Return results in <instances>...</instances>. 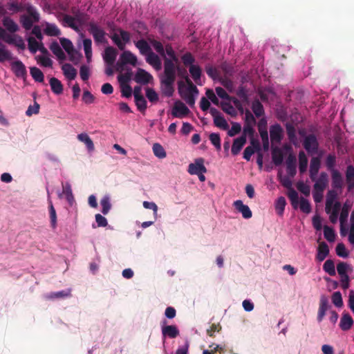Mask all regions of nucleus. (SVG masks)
I'll list each match as a JSON object with an SVG mask.
<instances>
[{"label":"nucleus","mask_w":354,"mask_h":354,"mask_svg":"<svg viewBox=\"0 0 354 354\" xmlns=\"http://www.w3.org/2000/svg\"><path fill=\"white\" fill-rule=\"evenodd\" d=\"M60 43L63 48L66 51L68 54H71L72 50H75L73 48V43L71 41L66 38H61Z\"/></svg>","instance_id":"obj_62"},{"label":"nucleus","mask_w":354,"mask_h":354,"mask_svg":"<svg viewBox=\"0 0 354 354\" xmlns=\"http://www.w3.org/2000/svg\"><path fill=\"white\" fill-rule=\"evenodd\" d=\"M286 205V198L283 196L279 197L274 204L276 212L279 216H283Z\"/></svg>","instance_id":"obj_42"},{"label":"nucleus","mask_w":354,"mask_h":354,"mask_svg":"<svg viewBox=\"0 0 354 354\" xmlns=\"http://www.w3.org/2000/svg\"><path fill=\"white\" fill-rule=\"evenodd\" d=\"M328 308L329 302L327 297L322 295L319 300V306L317 314V321L319 322H321L323 320Z\"/></svg>","instance_id":"obj_18"},{"label":"nucleus","mask_w":354,"mask_h":354,"mask_svg":"<svg viewBox=\"0 0 354 354\" xmlns=\"http://www.w3.org/2000/svg\"><path fill=\"white\" fill-rule=\"evenodd\" d=\"M11 70L17 77L25 78L27 75L26 66L20 60L11 63Z\"/></svg>","instance_id":"obj_11"},{"label":"nucleus","mask_w":354,"mask_h":354,"mask_svg":"<svg viewBox=\"0 0 354 354\" xmlns=\"http://www.w3.org/2000/svg\"><path fill=\"white\" fill-rule=\"evenodd\" d=\"M136 48L139 49L141 55L148 56V55L153 52L150 46L145 39H140L135 43Z\"/></svg>","instance_id":"obj_33"},{"label":"nucleus","mask_w":354,"mask_h":354,"mask_svg":"<svg viewBox=\"0 0 354 354\" xmlns=\"http://www.w3.org/2000/svg\"><path fill=\"white\" fill-rule=\"evenodd\" d=\"M189 113V109L181 101L178 100L174 103L171 111V115L175 118H181Z\"/></svg>","instance_id":"obj_8"},{"label":"nucleus","mask_w":354,"mask_h":354,"mask_svg":"<svg viewBox=\"0 0 354 354\" xmlns=\"http://www.w3.org/2000/svg\"><path fill=\"white\" fill-rule=\"evenodd\" d=\"M287 195L290 201L292 207L294 209H297L299 205L298 193L293 188H290V189L288 191Z\"/></svg>","instance_id":"obj_48"},{"label":"nucleus","mask_w":354,"mask_h":354,"mask_svg":"<svg viewBox=\"0 0 354 354\" xmlns=\"http://www.w3.org/2000/svg\"><path fill=\"white\" fill-rule=\"evenodd\" d=\"M163 324L162 326V334L163 337H168L169 338H176L180 334L179 330L177 326L175 325H165L166 321H163Z\"/></svg>","instance_id":"obj_15"},{"label":"nucleus","mask_w":354,"mask_h":354,"mask_svg":"<svg viewBox=\"0 0 354 354\" xmlns=\"http://www.w3.org/2000/svg\"><path fill=\"white\" fill-rule=\"evenodd\" d=\"M308 158L303 151L299 153V169L301 174L306 172L308 167Z\"/></svg>","instance_id":"obj_40"},{"label":"nucleus","mask_w":354,"mask_h":354,"mask_svg":"<svg viewBox=\"0 0 354 354\" xmlns=\"http://www.w3.org/2000/svg\"><path fill=\"white\" fill-rule=\"evenodd\" d=\"M118 52L115 48L112 46H108L104 50L103 59L107 65L113 66L115 61Z\"/></svg>","instance_id":"obj_16"},{"label":"nucleus","mask_w":354,"mask_h":354,"mask_svg":"<svg viewBox=\"0 0 354 354\" xmlns=\"http://www.w3.org/2000/svg\"><path fill=\"white\" fill-rule=\"evenodd\" d=\"M2 24L6 30L11 33L16 32L19 30L18 25L9 17H4Z\"/></svg>","instance_id":"obj_31"},{"label":"nucleus","mask_w":354,"mask_h":354,"mask_svg":"<svg viewBox=\"0 0 354 354\" xmlns=\"http://www.w3.org/2000/svg\"><path fill=\"white\" fill-rule=\"evenodd\" d=\"M353 320L349 314H344L342 315L339 326L343 330H349L353 326Z\"/></svg>","instance_id":"obj_37"},{"label":"nucleus","mask_w":354,"mask_h":354,"mask_svg":"<svg viewBox=\"0 0 354 354\" xmlns=\"http://www.w3.org/2000/svg\"><path fill=\"white\" fill-rule=\"evenodd\" d=\"M209 113L214 118V124L216 127L223 130H227L229 128L226 120L221 115L218 110L212 107L209 110Z\"/></svg>","instance_id":"obj_7"},{"label":"nucleus","mask_w":354,"mask_h":354,"mask_svg":"<svg viewBox=\"0 0 354 354\" xmlns=\"http://www.w3.org/2000/svg\"><path fill=\"white\" fill-rule=\"evenodd\" d=\"M12 59V55L10 51L6 49V46L0 41V62H3L6 60H10Z\"/></svg>","instance_id":"obj_49"},{"label":"nucleus","mask_w":354,"mask_h":354,"mask_svg":"<svg viewBox=\"0 0 354 354\" xmlns=\"http://www.w3.org/2000/svg\"><path fill=\"white\" fill-rule=\"evenodd\" d=\"M62 193L59 194V197L62 198V196L64 195L69 205H73L75 202V198L70 183H66L65 184H62Z\"/></svg>","instance_id":"obj_21"},{"label":"nucleus","mask_w":354,"mask_h":354,"mask_svg":"<svg viewBox=\"0 0 354 354\" xmlns=\"http://www.w3.org/2000/svg\"><path fill=\"white\" fill-rule=\"evenodd\" d=\"M323 269L330 276H334L336 274L334 262L330 259H328L325 261Z\"/></svg>","instance_id":"obj_53"},{"label":"nucleus","mask_w":354,"mask_h":354,"mask_svg":"<svg viewBox=\"0 0 354 354\" xmlns=\"http://www.w3.org/2000/svg\"><path fill=\"white\" fill-rule=\"evenodd\" d=\"M117 31L120 35L114 32L110 35V38L120 50H124L126 44L130 42L131 34L122 28H118Z\"/></svg>","instance_id":"obj_2"},{"label":"nucleus","mask_w":354,"mask_h":354,"mask_svg":"<svg viewBox=\"0 0 354 354\" xmlns=\"http://www.w3.org/2000/svg\"><path fill=\"white\" fill-rule=\"evenodd\" d=\"M315 182L314 190L317 192H324L328 183V174L324 171L321 172L319 178L316 177Z\"/></svg>","instance_id":"obj_10"},{"label":"nucleus","mask_w":354,"mask_h":354,"mask_svg":"<svg viewBox=\"0 0 354 354\" xmlns=\"http://www.w3.org/2000/svg\"><path fill=\"white\" fill-rule=\"evenodd\" d=\"M300 210L305 213L309 214L311 212V205L309 201L304 198L301 197L299 201Z\"/></svg>","instance_id":"obj_60"},{"label":"nucleus","mask_w":354,"mask_h":354,"mask_svg":"<svg viewBox=\"0 0 354 354\" xmlns=\"http://www.w3.org/2000/svg\"><path fill=\"white\" fill-rule=\"evenodd\" d=\"M165 53L167 54L169 56V59L170 60L174 61L176 63H178L179 60L178 58L173 49L172 46L170 44H167L165 46Z\"/></svg>","instance_id":"obj_58"},{"label":"nucleus","mask_w":354,"mask_h":354,"mask_svg":"<svg viewBox=\"0 0 354 354\" xmlns=\"http://www.w3.org/2000/svg\"><path fill=\"white\" fill-rule=\"evenodd\" d=\"M337 195L338 194L335 189H331L328 192L325 207V210L327 214L330 213V209L335 203V201L336 200Z\"/></svg>","instance_id":"obj_26"},{"label":"nucleus","mask_w":354,"mask_h":354,"mask_svg":"<svg viewBox=\"0 0 354 354\" xmlns=\"http://www.w3.org/2000/svg\"><path fill=\"white\" fill-rule=\"evenodd\" d=\"M321 167V160L319 157H313L310 160L309 175L312 181L316 180L319 170Z\"/></svg>","instance_id":"obj_17"},{"label":"nucleus","mask_w":354,"mask_h":354,"mask_svg":"<svg viewBox=\"0 0 354 354\" xmlns=\"http://www.w3.org/2000/svg\"><path fill=\"white\" fill-rule=\"evenodd\" d=\"M258 130L263 142V147L265 151L269 148V138L267 130V120L265 118H261L257 124Z\"/></svg>","instance_id":"obj_4"},{"label":"nucleus","mask_w":354,"mask_h":354,"mask_svg":"<svg viewBox=\"0 0 354 354\" xmlns=\"http://www.w3.org/2000/svg\"><path fill=\"white\" fill-rule=\"evenodd\" d=\"M270 139L272 143H279L282 140L283 129L279 124H275L270 127Z\"/></svg>","instance_id":"obj_12"},{"label":"nucleus","mask_w":354,"mask_h":354,"mask_svg":"<svg viewBox=\"0 0 354 354\" xmlns=\"http://www.w3.org/2000/svg\"><path fill=\"white\" fill-rule=\"evenodd\" d=\"M341 208V203L339 201H336L330 209L329 219L332 223H336L338 219L339 210Z\"/></svg>","instance_id":"obj_36"},{"label":"nucleus","mask_w":354,"mask_h":354,"mask_svg":"<svg viewBox=\"0 0 354 354\" xmlns=\"http://www.w3.org/2000/svg\"><path fill=\"white\" fill-rule=\"evenodd\" d=\"M30 73L35 82H38L40 83L44 82V75L39 68L35 66L31 67L30 68Z\"/></svg>","instance_id":"obj_45"},{"label":"nucleus","mask_w":354,"mask_h":354,"mask_svg":"<svg viewBox=\"0 0 354 354\" xmlns=\"http://www.w3.org/2000/svg\"><path fill=\"white\" fill-rule=\"evenodd\" d=\"M50 49L58 59L61 61L66 59L65 53L56 41L51 43L50 45Z\"/></svg>","instance_id":"obj_32"},{"label":"nucleus","mask_w":354,"mask_h":354,"mask_svg":"<svg viewBox=\"0 0 354 354\" xmlns=\"http://www.w3.org/2000/svg\"><path fill=\"white\" fill-rule=\"evenodd\" d=\"M100 205L102 214L104 215L107 214L111 208L109 196H104L100 201Z\"/></svg>","instance_id":"obj_50"},{"label":"nucleus","mask_w":354,"mask_h":354,"mask_svg":"<svg viewBox=\"0 0 354 354\" xmlns=\"http://www.w3.org/2000/svg\"><path fill=\"white\" fill-rule=\"evenodd\" d=\"M153 79L152 75L145 70L139 68L134 77L136 82L141 84H147Z\"/></svg>","instance_id":"obj_13"},{"label":"nucleus","mask_w":354,"mask_h":354,"mask_svg":"<svg viewBox=\"0 0 354 354\" xmlns=\"http://www.w3.org/2000/svg\"><path fill=\"white\" fill-rule=\"evenodd\" d=\"M64 76L69 80H74L77 76L76 69L70 64H64L62 66Z\"/></svg>","instance_id":"obj_29"},{"label":"nucleus","mask_w":354,"mask_h":354,"mask_svg":"<svg viewBox=\"0 0 354 354\" xmlns=\"http://www.w3.org/2000/svg\"><path fill=\"white\" fill-rule=\"evenodd\" d=\"M297 189L304 194L306 196H308L310 193V187L309 185L305 184L303 181H299L297 183Z\"/></svg>","instance_id":"obj_64"},{"label":"nucleus","mask_w":354,"mask_h":354,"mask_svg":"<svg viewBox=\"0 0 354 354\" xmlns=\"http://www.w3.org/2000/svg\"><path fill=\"white\" fill-rule=\"evenodd\" d=\"M345 176L347 190L350 192L354 189V167L353 165H351L347 166Z\"/></svg>","instance_id":"obj_20"},{"label":"nucleus","mask_w":354,"mask_h":354,"mask_svg":"<svg viewBox=\"0 0 354 354\" xmlns=\"http://www.w3.org/2000/svg\"><path fill=\"white\" fill-rule=\"evenodd\" d=\"M44 32L48 36L53 37H57L61 34V31L58 27L55 24H48L46 25V27L44 29Z\"/></svg>","instance_id":"obj_47"},{"label":"nucleus","mask_w":354,"mask_h":354,"mask_svg":"<svg viewBox=\"0 0 354 354\" xmlns=\"http://www.w3.org/2000/svg\"><path fill=\"white\" fill-rule=\"evenodd\" d=\"M83 46L85 55L88 62L91 59L92 57V41L91 39L86 38L83 40Z\"/></svg>","instance_id":"obj_44"},{"label":"nucleus","mask_w":354,"mask_h":354,"mask_svg":"<svg viewBox=\"0 0 354 354\" xmlns=\"http://www.w3.org/2000/svg\"><path fill=\"white\" fill-rule=\"evenodd\" d=\"M152 149L153 152L156 157L159 158H163L166 157V152L162 145L159 143L153 144Z\"/></svg>","instance_id":"obj_56"},{"label":"nucleus","mask_w":354,"mask_h":354,"mask_svg":"<svg viewBox=\"0 0 354 354\" xmlns=\"http://www.w3.org/2000/svg\"><path fill=\"white\" fill-rule=\"evenodd\" d=\"M237 96L244 103H248L249 101L248 91L243 86H240L236 91Z\"/></svg>","instance_id":"obj_52"},{"label":"nucleus","mask_w":354,"mask_h":354,"mask_svg":"<svg viewBox=\"0 0 354 354\" xmlns=\"http://www.w3.org/2000/svg\"><path fill=\"white\" fill-rule=\"evenodd\" d=\"M150 44L153 46L156 51L163 57V59L165 57H167L165 53V48L160 41L156 39H151L150 40Z\"/></svg>","instance_id":"obj_51"},{"label":"nucleus","mask_w":354,"mask_h":354,"mask_svg":"<svg viewBox=\"0 0 354 354\" xmlns=\"http://www.w3.org/2000/svg\"><path fill=\"white\" fill-rule=\"evenodd\" d=\"M24 10L26 11L27 15L28 17H31L33 21H39L40 17L39 14L37 12V9L32 6V5L29 3L24 4Z\"/></svg>","instance_id":"obj_38"},{"label":"nucleus","mask_w":354,"mask_h":354,"mask_svg":"<svg viewBox=\"0 0 354 354\" xmlns=\"http://www.w3.org/2000/svg\"><path fill=\"white\" fill-rule=\"evenodd\" d=\"M283 153L278 147L272 148V159L276 166L281 165L283 161Z\"/></svg>","instance_id":"obj_27"},{"label":"nucleus","mask_w":354,"mask_h":354,"mask_svg":"<svg viewBox=\"0 0 354 354\" xmlns=\"http://www.w3.org/2000/svg\"><path fill=\"white\" fill-rule=\"evenodd\" d=\"M246 143V137L245 135H242L240 137L234 140L231 151L233 155H237Z\"/></svg>","instance_id":"obj_22"},{"label":"nucleus","mask_w":354,"mask_h":354,"mask_svg":"<svg viewBox=\"0 0 354 354\" xmlns=\"http://www.w3.org/2000/svg\"><path fill=\"white\" fill-rule=\"evenodd\" d=\"M286 171L291 178L294 177L297 173L296 158L292 154L288 156L286 160Z\"/></svg>","instance_id":"obj_23"},{"label":"nucleus","mask_w":354,"mask_h":354,"mask_svg":"<svg viewBox=\"0 0 354 354\" xmlns=\"http://www.w3.org/2000/svg\"><path fill=\"white\" fill-rule=\"evenodd\" d=\"M186 82L188 84L189 93L185 96V99L187 103L192 106L195 103V97L194 96V93L198 94V90L187 77H186Z\"/></svg>","instance_id":"obj_14"},{"label":"nucleus","mask_w":354,"mask_h":354,"mask_svg":"<svg viewBox=\"0 0 354 354\" xmlns=\"http://www.w3.org/2000/svg\"><path fill=\"white\" fill-rule=\"evenodd\" d=\"M324 235L325 239L329 242L334 241L335 238V234L334 230L331 227L325 225L324 227Z\"/></svg>","instance_id":"obj_61"},{"label":"nucleus","mask_w":354,"mask_h":354,"mask_svg":"<svg viewBox=\"0 0 354 354\" xmlns=\"http://www.w3.org/2000/svg\"><path fill=\"white\" fill-rule=\"evenodd\" d=\"M135 103H136V105L138 109L140 112L143 113L147 109V102L146 100L145 99L144 96H142V97H140L138 98H135Z\"/></svg>","instance_id":"obj_63"},{"label":"nucleus","mask_w":354,"mask_h":354,"mask_svg":"<svg viewBox=\"0 0 354 354\" xmlns=\"http://www.w3.org/2000/svg\"><path fill=\"white\" fill-rule=\"evenodd\" d=\"M329 254V248L325 242L319 243L317 248L316 259L318 261H324Z\"/></svg>","instance_id":"obj_28"},{"label":"nucleus","mask_w":354,"mask_h":354,"mask_svg":"<svg viewBox=\"0 0 354 354\" xmlns=\"http://www.w3.org/2000/svg\"><path fill=\"white\" fill-rule=\"evenodd\" d=\"M49 84L52 91L56 94L59 95L63 92V85L58 79L56 77H51L49 80Z\"/></svg>","instance_id":"obj_35"},{"label":"nucleus","mask_w":354,"mask_h":354,"mask_svg":"<svg viewBox=\"0 0 354 354\" xmlns=\"http://www.w3.org/2000/svg\"><path fill=\"white\" fill-rule=\"evenodd\" d=\"M137 57L129 50H124L120 55V59L117 62L119 67H122L126 64H131L136 66L137 64Z\"/></svg>","instance_id":"obj_5"},{"label":"nucleus","mask_w":354,"mask_h":354,"mask_svg":"<svg viewBox=\"0 0 354 354\" xmlns=\"http://www.w3.org/2000/svg\"><path fill=\"white\" fill-rule=\"evenodd\" d=\"M234 205L235 208L242 214V216L244 218L248 219L252 217V211L248 205L243 204L242 201L237 200L234 201Z\"/></svg>","instance_id":"obj_19"},{"label":"nucleus","mask_w":354,"mask_h":354,"mask_svg":"<svg viewBox=\"0 0 354 354\" xmlns=\"http://www.w3.org/2000/svg\"><path fill=\"white\" fill-rule=\"evenodd\" d=\"M164 71L160 76V80H168L175 82L176 79V71L179 70L178 63L170 60L168 57H165Z\"/></svg>","instance_id":"obj_1"},{"label":"nucleus","mask_w":354,"mask_h":354,"mask_svg":"<svg viewBox=\"0 0 354 354\" xmlns=\"http://www.w3.org/2000/svg\"><path fill=\"white\" fill-rule=\"evenodd\" d=\"M189 73L194 79V80L197 83V81L200 80L201 76V69L197 65H191L189 66Z\"/></svg>","instance_id":"obj_57"},{"label":"nucleus","mask_w":354,"mask_h":354,"mask_svg":"<svg viewBox=\"0 0 354 354\" xmlns=\"http://www.w3.org/2000/svg\"><path fill=\"white\" fill-rule=\"evenodd\" d=\"M160 82L163 94L167 97L172 96L174 92V84L175 82L168 80H160Z\"/></svg>","instance_id":"obj_30"},{"label":"nucleus","mask_w":354,"mask_h":354,"mask_svg":"<svg viewBox=\"0 0 354 354\" xmlns=\"http://www.w3.org/2000/svg\"><path fill=\"white\" fill-rule=\"evenodd\" d=\"M252 110L256 117L259 118L265 114L263 104L259 100H254L252 104Z\"/></svg>","instance_id":"obj_41"},{"label":"nucleus","mask_w":354,"mask_h":354,"mask_svg":"<svg viewBox=\"0 0 354 354\" xmlns=\"http://www.w3.org/2000/svg\"><path fill=\"white\" fill-rule=\"evenodd\" d=\"M24 4L20 3L17 1H11L8 3L7 8L12 12H18L24 11Z\"/></svg>","instance_id":"obj_55"},{"label":"nucleus","mask_w":354,"mask_h":354,"mask_svg":"<svg viewBox=\"0 0 354 354\" xmlns=\"http://www.w3.org/2000/svg\"><path fill=\"white\" fill-rule=\"evenodd\" d=\"M77 139L84 142L89 151H93L95 149V146L93 140L86 133H82L77 135Z\"/></svg>","instance_id":"obj_34"},{"label":"nucleus","mask_w":354,"mask_h":354,"mask_svg":"<svg viewBox=\"0 0 354 354\" xmlns=\"http://www.w3.org/2000/svg\"><path fill=\"white\" fill-rule=\"evenodd\" d=\"M88 31L92 35L96 44H107L108 41L106 39V32L95 22L91 21L88 24Z\"/></svg>","instance_id":"obj_3"},{"label":"nucleus","mask_w":354,"mask_h":354,"mask_svg":"<svg viewBox=\"0 0 354 354\" xmlns=\"http://www.w3.org/2000/svg\"><path fill=\"white\" fill-rule=\"evenodd\" d=\"M188 172L192 175H195L198 173H206L207 169L204 166V159L199 158L195 160L194 163L189 164Z\"/></svg>","instance_id":"obj_9"},{"label":"nucleus","mask_w":354,"mask_h":354,"mask_svg":"<svg viewBox=\"0 0 354 354\" xmlns=\"http://www.w3.org/2000/svg\"><path fill=\"white\" fill-rule=\"evenodd\" d=\"M331 178L333 189H342L343 187V178L341 173L338 170H333Z\"/></svg>","instance_id":"obj_24"},{"label":"nucleus","mask_w":354,"mask_h":354,"mask_svg":"<svg viewBox=\"0 0 354 354\" xmlns=\"http://www.w3.org/2000/svg\"><path fill=\"white\" fill-rule=\"evenodd\" d=\"M303 145L304 149L311 153H317L319 148L318 140L314 134H309L306 136Z\"/></svg>","instance_id":"obj_6"},{"label":"nucleus","mask_w":354,"mask_h":354,"mask_svg":"<svg viewBox=\"0 0 354 354\" xmlns=\"http://www.w3.org/2000/svg\"><path fill=\"white\" fill-rule=\"evenodd\" d=\"M20 23L23 28L26 30H29L32 28L33 24L37 21H33V19L26 15H22L19 19Z\"/></svg>","instance_id":"obj_43"},{"label":"nucleus","mask_w":354,"mask_h":354,"mask_svg":"<svg viewBox=\"0 0 354 354\" xmlns=\"http://www.w3.org/2000/svg\"><path fill=\"white\" fill-rule=\"evenodd\" d=\"M146 62L154 68L156 71H160L162 68V63L158 55L153 52H151L146 57Z\"/></svg>","instance_id":"obj_25"},{"label":"nucleus","mask_w":354,"mask_h":354,"mask_svg":"<svg viewBox=\"0 0 354 354\" xmlns=\"http://www.w3.org/2000/svg\"><path fill=\"white\" fill-rule=\"evenodd\" d=\"M48 209H49V216L50 219V225L53 229H55L57 227V214L55 209L53 205V203L50 200H48Z\"/></svg>","instance_id":"obj_46"},{"label":"nucleus","mask_w":354,"mask_h":354,"mask_svg":"<svg viewBox=\"0 0 354 354\" xmlns=\"http://www.w3.org/2000/svg\"><path fill=\"white\" fill-rule=\"evenodd\" d=\"M326 166L328 170L333 172V170H336L335 166L336 165V156L334 153H329L326 158Z\"/></svg>","instance_id":"obj_54"},{"label":"nucleus","mask_w":354,"mask_h":354,"mask_svg":"<svg viewBox=\"0 0 354 354\" xmlns=\"http://www.w3.org/2000/svg\"><path fill=\"white\" fill-rule=\"evenodd\" d=\"M146 97L152 103H156L159 100L158 93L151 88H147Z\"/></svg>","instance_id":"obj_59"},{"label":"nucleus","mask_w":354,"mask_h":354,"mask_svg":"<svg viewBox=\"0 0 354 354\" xmlns=\"http://www.w3.org/2000/svg\"><path fill=\"white\" fill-rule=\"evenodd\" d=\"M351 208V204L348 201H346L342 208V211L339 214V221L340 224H344V223L347 221V218L348 216L349 211Z\"/></svg>","instance_id":"obj_39"}]
</instances>
